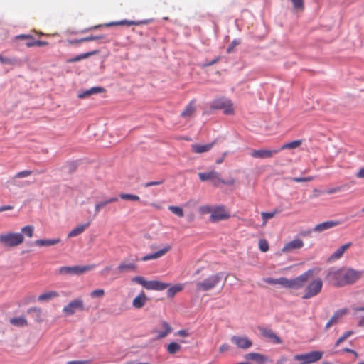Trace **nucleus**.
Masks as SVG:
<instances>
[{
    "mask_svg": "<svg viewBox=\"0 0 364 364\" xmlns=\"http://www.w3.org/2000/svg\"><path fill=\"white\" fill-rule=\"evenodd\" d=\"M363 274V271L355 270L352 268H331L327 271L326 279L331 285L341 287L356 282L362 277Z\"/></svg>",
    "mask_w": 364,
    "mask_h": 364,
    "instance_id": "1",
    "label": "nucleus"
},
{
    "mask_svg": "<svg viewBox=\"0 0 364 364\" xmlns=\"http://www.w3.org/2000/svg\"><path fill=\"white\" fill-rule=\"evenodd\" d=\"M34 227L26 225L21 229V232H6L0 235V243L5 247H15L24 241L23 235L28 238L33 236Z\"/></svg>",
    "mask_w": 364,
    "mask_h": 364,
    "instance_id": "2",
    "label": "nucleus"
},
{
    "mask_svg": "<svg viewBox=\"0 0 364 364\" xmlns=\"http://www.w3.org/2000/svg\"><path fill=\"white\" fill-rule=\"evenodd\" d=\"M223 274L222 272H218L204 279L203 281L196 282V291H208L214 289L220 282Z\"/></svg>",
    "mask_w": 364,
    "mask_h": 364,
    "instance_id": "3",
    "label": "nucleus"
},
{
    "mask_svg": "<svg viewBox=\"0 0 364 364\" xmlns=\"http://www.w3.org/2000/svg\"><path fill=\"white\" fill-rule=\"evenodd\" d=\"M315 270L316 269H311L294 279H288L287 288L298 290L304 287L306 283L313 277Z\"/></svg>",
    "mask_w": 364,
    "mask_h": 364,
    "instance_id": "4",
    "label": "nucleus"
},
{
    "mask_svg": "<svg viewBox=\"0 0 364 364\" xmlns=\"http://www.w3.org/2000/svg\"><path fill=\"white\" fill-rule=\"evenodd\" d=\"M132 282L141 285L148 290L163 291L169 287V284L159 280L147 281L144 277L136 276L132 278Z\"/></svg>",
    "mask_w": 364,
    "mask_h": 364,
    "instance_id": "5",
    "label": "nucleus"
},
{
    "mask_svg": "<svg viewBox=\"0 0 364 364\" xmlns=\"http://www.w3.org/2000/svg\"><path fill=\"white\" fill-rule=\"evenodd\" d=\"M323 282L319 277L312 279L305 285L304 294L302 296L303 299H308L319 294L322 290Z\"/></svg>",
    "mask_w": 364,
    "mask_h": 364,
    "instance_id": "6",
    "label": "nucleus"
},
{
    "mask_svg": "<svg viewBox=\"0 0 364 364\" xmlns=\"http://www.w3.org/2000/svg\"><path fill=\"white\" fill-rule=\"evenodd\" d=\"M210 108L213 109H221L227 115H232L235 113L232 101L226 97L214 100L210 104Z\"/></svg>",
    "mask_w": 364,
    "mask_h": 364,
    "instance_id": "7",
    "label": "nucleus"
},
{
    "mask_svg": "<svg viewBox=\"0 0 364 364\" xmlns=\"http://www.w3.org/2000/svg\"><path fill=\"white\" fill-rule=\"evenodd\" d=\"M323 354L321 351L315 350L303 354H296L293 359L299 362L297 364H311L321 360Z\"/></svg>",
    "mask_w": 364,
    "mask_h": 364,
    "instance_id": "8",
    "label": "nucleus"
},
{
    "mask_svg": "<svg viewBox=\"0 0 364 364\" xmlns=\"http://www.w3.org/2000/svg\"><path fill=\"white\" fill-rule=\"evenodd\" d=\"M95 267V264L85 266L61 267L58 269V273L62 275H80L93 269Z\"/></svg>",
    "mask_w": 364,
    "mask_h": 364,
    "instance_id": "9",
    "label": "nucleus"
},
{
    "mask_svg": "<svg viewBox=\"0 0 364 364\" xmlns=\"http://www.w3.org/2000/svg\"><path fill=\"white\" fill-rule=\"evenodd\" d=\"M198 176L201 181H210L215 186H220V181H222L221 175L215 170L208 172H200Z\"/></svg>",
    "mask_w": 364,
    "mask_h": 364,
    "instance_id": "10",
    "label": "nucleus"
},
{
    "mask_svg": "<svg viewBox=\"0 0 364 364\" xmlns=\"http://www.w3.org/2000/svg\"><path fill=\"white\" fill-rule=\"evenodd\" d=\"M85 309L84 304L82 299H77L70 303L63 309V312L65 316L74 314L77 311H83Z\"/></svg>",
    "mask_w": 364,
    "mask_h": 364,
    "instance_id": "11",
    "label": "nucleus"
},
{
    "mask_svg": "<svg viewBox=\"0 0 364 364\" xmlns=\"http://www.w3.org/2000/svg\"><path fill=\"white\" fill-rule=\"evenodd\" d=\"M258 329L261 335L272 343L274 344H281L282 343V339L271 328L259 326Z\"/></svg>",
    "mask_w": 364,
    "mask_h": 364,
    "instance_id": "12",
    "label": "nucleus"
},
{
    "mask_svg": "<svg viewBox=\"0 0 364 364\" xmlns=\"http://www.w3.org/2000/svg\"><path fill=\"white\" fill-rule=\"evenodd\" d=\"M230 218V214L226 211L223 206H218L213 209L212 214L210 215V220L212 222H217L222 220H225Z\"/></svg>",
    "mask_w": 364,
    "mask_h": 364,
    "instance_id": "13",
    "label": "nucleus"
},
{
    "mask_svg": "<svg viewBox=\"0 0 364 364\" xmlns=\"http://www.w3.org/2000/svg\"><path fill=\"white\" fill-rule=\"evenodd\" d=\"M279 152V149H275L272 150L259 149L254 150L251 153V156L256 159H268L272 158L273 156Z\"/></svg>",
    "mask_w": 364,
    "mask_h": 364,
    "instance_id": "14",
    "label": "nucleus"
},
{
    "mask_svg": "<svg viewBox=\"0 0 364 364\" xmlns=\"http://www.w3.org/2000/svg\"><path fill=\"white\" fill-rule=\"evenodd\" d=\"M171 248H172V246L171 245H166L163 248L159 250V251H157L154 253L148 254V255L144 256L141 258V260L146 262L148 260L156 259L160 258L162 256H164V255H166L168 251H170L171 250Z\"/></svg>",
    "mask_w": 364,
    "mask_h": 364,
    "instance_id": "15",
    "label": "nucleus"
},
{
    "mask_svg": "<svg viewBox=\"0 0 364 364\" xmlns=\"http://www.w3.org/2000/svg\"><path fill=\"white\" fill-rule=\"evenodd\" d=\"M231 341L238 348H242V349H247L252 346V341L250 339H248L247 337L233 336L231 338Z\"/></svg>",
    "mask_w": 364,
    "mask_h": 364,
    "instance_id": "16",
    "label": "nucleus"
},
{
    "mask_svg": "<svg viewBox=\"0 0 364 364\" xmlns=\"http://www.w3.org/2000/svg\"><path fill=\"white\" fill-rule=\"evenodd\" d=\"M149 23L148 20H144V21H128V20H122L119 21H112L107 23L105 24V26L106 27H111V26H139L141 24H147Z\"/></svg>",
    "mask_w": 364,
    "mask_h": 364,
    "instance_id": "17",
    "label": "nucleus"
},
{
    "mask_svg": "<svg viewBox=\"0 0 364 364\" xmlns=\"http://www.w3.org/2000/svg\"><path fill=\"white\" fill-rule=\"evenodd\" d=\"M348 311L347 309H342L337 310L333 314V315L330 318V320L327 322V323L326 325V328L328 329L333 325L336 324L339 321V320L342 318V317L343 316L347 314Z\"/></svg>",
    "mask_w": 364,
    "mask_h": 364,
    "instance_id": "18",
    "label": "nucleus"
},
{
    "mask_svg": "<svg viewBox=\"0 0 364 364\" xmlns=\"http://www.w3.org/2000/svg\"><path fill=\"white\" fill-rule=\"evenodd\" d=\"M159 325L162 328L161 331L157 329H155L154 331V333H157V339H161L165 338L172 331L171 326L166 321H163L160 323Z\"/></svg>",
    "mask_w": 364,
    "mask_h": 364,
    "instance_id": "19",
    "label": "nucleus"
},
{
    "mask_svg": "<svg viewBox=\"0 0 364 364\" xmlns=\"http://www.w3.org/2000/svg\"><path fill=\"white\" fill-rule=\"evenodd\" d=\"M303 246V241L300 239H296L287 243L282 248V251L283 252H291L294 250L301 248Z\"/></svg>",
    "mask_w": 364,
    "mask_h": 364,
    "instance_id": "20",
    "label": "nucleus"
},
{
    "mask_svg": "<svg viewBox=\"0 0 364 364\" xmlns=\"http://www.w3.org/2000/svg\"><path fill=\"white\" fill-rule=\"evenodd\" d=\"M148 301V297L144 291L138 294L132 301V306L137 309L144 306Z\"/></svg>",
    "mask_w": 364,
    "mask_h": 364,
    "instance_id": "21",
    "label": "nucleus"
},
{
    "mask_svg": "<svg viewBox=\"0 0 364 364\" xmlns=\"http://www.w3.org/2000/svg\"><path fill=\"white\" fill-rule=\"evenodd\" d=\"M351 245L352 244L350 242H348L341 246L328 257V261H334L340 259L345 251L347 250Z\"/></svg>",
    "mask_w": 364,
    "mask_h": 364,
    "instance_id": "22",
    "label": "nucleus"
},
{
    "mask_svg": "<svg viewBox=\"0 0 364 364\" xmlns=\"http://www.w3.org/2000/svg\"><path fill=\"white\" fill-rule=\"evenodd\" d=\"M215 144V141H214L213 142H212L210 144H195L191 145V149L195 153L202 154V153L209 151L213 148V146H214Z\"/></svg>",
    "mask_w": 364,
    "mask_h": 364,
    "instance_id": "23",
    "label": "nucleus"
},
{
    "mask_svg": "<svg viewBox=\"0 0 364 364\" xmlns=\"http://www.w3.org/2000/svg\"><path fill=\"white\" fill-rule=\"evenodd\" d=\"M247 360H252L257 362L258 364H265L268 361V358L259 353H250L245 355Z\"/></svg>",
    "mask_w": 364,
    "mask_h": 364,
    "instance_id": "24",
    "label": "nucleus"
},
{
    "mask_svg": "<svg viewBox=\"0 0 364 364\" xmlns=\"http://www.w3.org/2000/svg\"><path fill=\"white\" fill-rule=\"evenodd\" d=\"M340 224L338 221H326L316 225L314 228V231L315 232H322L323 230L332 228L335 226H337Z\"/></svg>",
    "mask_w": 364,
    "mask_h": 364,
    "instance_id": "25",
    "label": "nucleus"
},
{
    "mask_svg": "<svg viewBox=\"0 0 364 364\" xmlns=\"http://www.w3.org/2000/svg\"><path fill=\"white\" fill-rule=\"evenodd\" d=\"M32 173V171H29V170H25V171H20L18 173H17L11 179V183L14 185V186H23V184H21L18 181V178H26V177H28L29 176H31Z\"/></svg>",
    "mask_w": 364,
    "mask_h": 364,
    "instance_id": "26",
    "label": "nucleus"
},
{
    "mask_svg": "<svg viewBox=\"0 0 364 364\" xmlns=\"http://www.w3.org/2000/svg\"><path fill=\"white\" fill-rule=\"evenodd\" d=\"M264 281L266 283L269 284H274V285L278 284V285H280V286L286 287V288L287 287L288 279L286 277H279V278H277V279L268 277V278L264 279Z\"/></svg>",
    "mask_w": 364,
    "mask_h": 364,
    "instance_id": "27",
    "label": "nucleus"
},
{
    "mask_svg": "<svg viewBox=\"0 0 364 364\" xmlns=\"http://www.w3.org/2000/svg\"><path fill=\"white\" fill-rule=\"evenodd\" d=\"M60 242V238L55 239H41L35 241V245L38 247L52 246L58 244Z\"/></svg>",
    "mask_w": 364,
    "mask_h": 364,
    "instance_id": "28",
    "label": "nucleus"
},
{
    "mask_svg": "<svg viewBox=\"0 0 364 364\" xmlns=\"http://www.w3.org/2000/svg\"><path fill=\"white\" fill-rule=\"evenodd\" d=\"M90 226V223H87L86 224H82L77 225L75 228H73L68 234V237H76L80 234H82L88 227Z\"/></svg>",
    "mask_w": 364,
    "mask_h": 364,
    "instance_id": "29",
    "label": "nucleus"
},
{
    "mask_svg": "<svg viewBox=\"0 0 364 364\" xmlns=\"http://www.w3.org/2000/svg\"><path fill=\"white\" fill-rule=\"evenodd\" d=\"M59 294L57 291H50L40 294L38 297V300L40 301H50L57 298Z\"/></svg>",
    "mask_w": 364,
    "mask_h": 364,
    "instance_id": "30",
    "label": "nucleus"
},
{
    "mask_svg": "<svg viewBox=\"0 0 364 364\" xmlns=\"http://www.w3.org/2000/svg\"><path fill=\"white\" fill-rule=\"evenodd\" d=\"M105 91L102 87H94L78 95L79 98H85L90 95L101 93Z\"/></svg>",
    "mask_w": 364,
    "mask_h": 364,
    "instance_id": "31",
    "label": "nucleus"
},
{
    "mask_svg": "<svg viewBox=\"0 0 364 364\" xmlns=\"http://www.w3.org/2000/svg\"><path fill=\"white\" fill-rule=\"evenodd\" d=\"M136 269V265L134 263L126 262L124 261L122 262L117 267V269L119 272H124L126 271H135Z\"/></svg>",
    "mask_w": 364,
    "mask_h": 364,
    "instance_id": "32",
    "label": "nucleus"
},
{
    "mask_svg": "<svg viewBox=\"0 0 364 364\" xmlns=\"http://www.w3.org/2000/svg\"><path fill=\"white\" fill-rule=\"evenodd\" d=\"M196 111L195 108V102L192 100L189 102V104L186 107L184 110L181 112V117H191Z\"/></svg>",
    "mask_w": 364,
    "mask_h": 364,
    "instance_id": "33",
    "label": "nucleus"
},
{
    "mask_svg": "<svg viewBox=\"0 0 364 364\" xmlns=\"http://www.w3.org/2000/svg\"><path fill=\"white\" fill-rule=\"evenodd\" d=\"M98 53L97 50H94V51H91V52H87V53H82V54H80L77 56H75V58H70V59H68L67 60L68 63H75V62H77V61H80L81 60H83V59H85V58H87L93 55H95Z\"/></svg>",
    "mask_w": 364,
    "mask_h": 364,
    "instance_id": "34",
    "label": "nucleus"
},
{
    "mask_svg": "<svg viewBox=\"0 0 364 364\" xmlns=\"http://www.w3.org/2000/svg\"><path fill=\"white\" fill-rule=\"evenodd\" d=\"M183 289V285L181 284H177L174 286H172L168 288L167 290V296L172 298L177 293L181 291Z\"/></svg>",
    "mask_w": 364,
    "mask_h": 364,
    "instance_id": "35",
    "label": "nucleus"
},
{
    "mask_svg": "<svg viewBox=\"0 0 364 364\" xmlns=\"http://www.w3.org/2000/svg\"><path fill=\"white\" fill-rule=\"evenodd\" d=\"M10 323L16 326H26L28 325L27 320L23 317H15L10 319Z\"/></svg>",
    "mask_w": 364,
    "mask_h": 364,
    "instance_id": "36",
    "label": "nucleus"
},
{
    "mask_svg": "<svg viewBox=\"0 0 364 364\" xmlns=\"http://www.w3.org/2000/svg\"><path fill=\"white\" fill-rule=\"evenodd\" d=\"M301 144V140H296L289 143L284 144L280 148H278V149H279V151L287 149H292L299 147Z\"/></svg>",
    "mask_w": 364,
    "mask_h": 364,
    "instance_id": "37",
    "label": "nucleus"
},
{
    "mask_svg": "<svg viewBox=\"0 0 364 364\" xmlns=\"http://www.w3.org/2000/svg\"><path fill=\"white\" fill-rule=\"evenodd\" d=\"M102 36H90L85 38H82L80 39H77L75 41H72V43H80L82 42H88V41H97L100 39H102Z\"/></svg>",
    "mask_w": 364,
    "mask_h": 364,
    "instance_id": "38",
    "label": "nucleus"
},
{
    "mask_svg": "<svg viewBox=\"0 0 364 364\" xmlns=\"http://www.w3.org/2000/svg\"><path fill=\"white\" fill-rule=\"evenodd\" d=\"M355 332L353 331H348L345 332L335 343L334 347H338L341 343H343L348 338L353 335Z\"/></svg>",
    "mask_w": 364,
    "mask_h": 364,
    "instance_id": "39",
    "label": "nucleus"
},
{
    "mask_svg": "<svg viewBox=\"0 0 364 364\" xmlns=\"http://www.w3.org/2000/svg\"><path fill=\"white\" fill-rule=\"evenodd\" d=\"M181 349V346L176 342L170 343L167 346V350L170 354H175Z\"/></svg>",
    "mask_w": 364,
    "mask_h": 364,
    "instance_id": "40",
    "label": "nucleus"
},
{
    "mask_svg": "<svg viewBox=\"0 0 364 364\" xmlns=\"http://www.w3.org/2000/svg\"><path fill=\"white\" fill-rule=\"evenodd\" d=\"M277 211H273V212H262L261 215L263 220L262 225H265L270 218H272L274 217V215L277 214Z\"/></svg>",
    "mask_w": 364,
    "mask_h": 364,
    "instance_id": "41",
    "label": "nucleus"
},
{
    "mask_svg": "<svg viewBox=\"0 0 364 364\" xmlns=\"http://www.w3.org/2000/svg\"><path fill=\"white\" fill-rule=\"evenodd\" d=\"M119 197L120 198L127 200L139 201L140 200V198L138 196L129 193H121Z\"/></svg>",
    "mask_w": 364,
    "mask_h": 364,
    "instance_id": "42",
    "label": "nucleus"
},
{
    "mask_svg": "<svg viewBox=\"0 0 364 364\" xmlns=\"http://www.w3.org/2000/svg\"><path fill=\"white\" fill-rule=\"evenodd\" d=\"M168 210L173 214L176 215L178 217H183L184 213L183 210L181 207L171 205L168 207Z\"/></svg>",
    "mask_w": 364,
    "mask_h": 364,
    "instance_id": "43",
    "label": "nucleus"
},
{
    "mask_svg": "<svg viewBox=\"0 0 364 364\" xmlns=\"http://www.w3.org/2000/svg\"><path fill=\"white\" fill-rule=\"evenodd\" d=\"M259 248L263 252H267L269 250L268 242L265 239L259 240Z\"/></svg>",
    "mask_w": 364,
    "mask_h": 364,
    "instance_id": "44",
    "label": "nucleus"
},
{
    "mask_svg": "<svg viewBox=\"0 0 364 364\" xmlns=\"http://www.w3.org/2000/svg\"><path fill=\"white\" fill-rule=\"evenodd\" d=\"M104 295L105 291L102 289H95L90 293V296L92 298H102Z\"/></svg>",
    "mask_w": 364,
    "mask_h": 364,
    "instance_id": "45",
    "label": "nucleus"
},
{
    "mask_svg": "<svg viewBox=\"0 0 364 364\" xmlns=\"http://www.w3.org/2000/svg\"><path fill=\"white\" fill-rule=\"evenodd\" d=\"M315 176H308V177H295L292 178L291 181L294 182H309L314 180Z\"/></svg>",
    "mask_w": 364,
    "mask_h": 364,
    "instance_id": "46",
    "label": "nucleus"
},
{
    "mask_svg": "<svg viewBox=\"0 0 364 364\" xmlns=\"http://www.w3.org/2000/svg\"><path fill=\"white\" fill-rule=\"evenodd\" d=\"M294 8L296 9H304V0H291Z\"/></svg>",
    "mask_w": 364,
    "mask_h": 364,
    "instance_id": "47",
    "label": "nucleus"
},
{
    "mask_svg": "<svg viewBox=\"0 0 364 364\" xmlns=\"http://www.w3.org/2000/svg\"><path fill=\"white\" fill-rule=\"evenodd\" d=\"M107 205V202L106 200L101 201V202L96 203L95 205V214H97L100 211V210Z\"/></svg>",
    "mask_w": 364,
    "mask_h": 364,
    "instance_id": "48",
    "label": "nucleus"
},
{
    "mask_svg": "<svg viewBox=\"0 0 364 364\" xmlns=\"http://www.w3.org/2000/svg\"><path fill=\"white\" fill-rule=\"evenodd\" d=\"M0 62L3 64L13 65L15 63V60L0 55Z\"/></svg>",
    "mask_w": 364,
    "mask_h": 364,
    "instance_id": "49",
    "label": "nucleus"
},
{
    "mask_svg": "<svg viewBox=\"0 0 364 364\" xmlns=\"http://www.w3.org/2000/svg\"><path fill=\"white\" fill-rule=\"evenodd\" d=\"M213 208L209 205H203L200 207V212L203 214L211 213L213 212Z\"/></svg>",
    "mask_w": 364,
    "mask_h": 364,
    "instance_id": "50",
    "label": "nucleus"
},
{
    "mask_svg": "<svg viewBox=\"0 0 364 364\" xmlns=\"http://www.w3.org/2000/svg\"><path fill=\"white\" fill-rule=\"evenodd\" d=\"M240 44V41L237 40H234L228 46L227 48V52L228 53H230L233 51L235 46H238Z\"/></svg>",
    "mask_w": 364,
    "mask_h": 364,
    "instance_id": "51",
    "label": "nucleus"
},
{
    "mask_svg": "<svg viewBox=\"0 0 364 364\" xmlns=\"http://www.w3.org/2000/svg\"><path fill=\"white\" fill-rule=\"evenodd\" d=\"M163 183H164L163 180L156 181H150V182L146 183L144 185V187H149V186H159V185L162 184Z\"/></svg>",
    "mask_w": 364,
    "mask_h": 364,
    "instance_id": "52",
    "label": "nucleus"
},
{
    "mask_svg": "<svg viewBox=\"0 0 364 364\" xmlns=\"http://www.w3.org/2000/svg\"><path fill=\"white\" fill-rule=\"evenodd\" d=\"M235 183V180L234 178H230L227 181H225L222 178V181H220V185L225 184V185L232 186V185H234Z\"/></svg>",
    "mask_w": 364,
    "mask_h": 364,
    "instance_id": "53",
    "label": "nucleus"
},
{
    "mask_svg": "<svg viewBox=\"0 0 364 364\" xmlns=\"http://www.w3.org/2000/svg\"><path fill=\"white\" fill-rule=\"evenodd\" d=\"M342 189L341 187H335V188H330V189H328L326 193L327 194H333V193H338L339 191H341Z\"/></svg>",
    "mask_w": 364,
    "mask_h": 364,
    "instance_id": "54",
    "label": "nucleus"
},
{
    "mask_svg": "<svg viewBox=\"0 0 364 364\" xmlns=\"http://www.w3.org/2000/svg\"><path fill=\"white\" fill-rule=\"evenodd\" d=\"M16 39H26V40H32L33 36L31 35L28 34H21L16 37Z\"/></svg>",
    "mask_w": 364,
    "mask_h": 364,
    "instance_id": "55",
    "label": "nucleus"
},
{
    "mask_svg": "<svg viewBox=\"0 0 364 364\" xmlns=\"http://www.w3.org/2000/svg\"><path fill=\"white\" fill-rule=\"evenodd\" d=\"M341 353H343V352H346V353H352L353 355H354V356L357 358L358 357V354L356 351L353 350H351L350 348H343L341 350H340Z\"/></svg>",
    "mask_w": 364,
    "mask_h": 364,
    "instance_id": "56",
    "label": "nucleus"
},
{
    "mask_svg": "<svg viewBox=\"0 0 364 364\" xmlns=\"http://www.w3.org/2000/svg\"><path fill=\"white\" fill-rule=\"evenodd\" d=\"M88 360H73L69 361L66 364H88Z\"/></svg>",
    "mask_w": 364,
    "mask_h": 364,
    "instance_id": "57",
    "label": "nucleus"
},
{
    "mask_svg": "<svg viewBox=\"0 0 364 364\" xmlns=\"http://www.w3.org/2000/svg\"><path fill=\"white\" fill-rule=\"evenodd\" d=\"M229 349H230V346L227 343H224V344L221 345L219 348V350L220 353L228 351Z\"/></svg>",
    "mask_w": 364,
    "mask_h": 364,
    "instance_id": "58",
    "label": "nucleus"
},
{
    "mask_svg": "<svg viewBox=\"0 0 364 364\" xmlns=\"http://www.w3.org/2000/svg\"><path fill=\"white\" fill-rule=\"evenodd\" d=\"M49 43L47 41H36L35 42V46H48Z\"/></svg>",
    "mask_w": 364,
    "mask_h": 364,
    "instance_id": "59",
    "label": "nucleus"
},
{
    "mask_svg": "<svg viewBox=\"0 0 364 364\" xmlns=\"http://www.w3.org/2000/svg\"><path fill=\"white\" fill-rule=\"evenodd\" d=\"M177 335L182 337H187L189 336V333L186 330H180L177 332Z\"/></svg>",
    "mask_w": 364,
    "mask_h": 364,
    "instance_id": "60",
    "label": "nucleus"
},
{
    "mask_svg": "<svg viewBox=\"0 0 364 364\" xmlns=\"http://www.w3.org/2000/svg\"><path fill=\"white\" fill-rule=\"evenodd\" d=\"M355 176L358 178H364V168H360L357 173L355 174Z\"/></svg>",
    "mask_w": 364,
    "mask_h": 364,
    "instance_id": "61",
    "label": "nucleus"
},
{
    "mask_svg": "<svg viewBox=\"0 0 364 364\" xmlns=\"http://www.w3.org/2000/svg\"><path fill=\"white\" fill-rule=\"evenodd\" d=\"M219 60H220V58H219V57H217V58H215V59H213V60H211L210 62L206 63L204 65V66H210V65H213L215 64L216 63H218Z\"/></svg>",
    "mask_w": 364,
    "mask_h": 364,
    "instance_id": "62",
    "label": "nucleus"
},
{
    "mask_svg": "<svg viewBox=\"0 0 364 364\" xmlns=\"http://www.w3.org/2000/svg\"><path fill=\"white\" fill-rule=\"evenodd\" d=\"M35 42H36V40H34V38H33L32 40H28V41L26 43V46L28 48L34 47L35 46Z\"/></svg>",
    "mask_w": 364,
    "mask_h": 364,
    "instance_id": "63",
    "label": "nucleus"
},
{
    "mask_svg": "<svg viewBox=\"0 0 364 364\" xmlns=\"http://www.w3.org/2000/svg\"><path fill=\"white\" fill-rule=\"evenodd\" d=\"M287 358L284 356H282L277 360L276 364H284L287 362Z\"/></svg>",
    "mask_w": 364,
    "mask_h": 364,
    "instance_id": "64",
    "label": "nucleus"
}]
</instances>
